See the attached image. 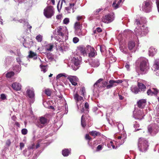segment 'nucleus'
Masks as SVG:
<instances>
[{
  "instance_id": "nucleus-19",
  "label": "nucleus",
  "mask_w": 159,
  "mask_h": 159,
  "mask_svg": "<svg viewBox=\"0 0 159 159\" xmlns=\"http://www.w3.org/2000/svg\"><path fill=\"white\" fill-rule=\"evenodd\" d=\"M139 109H143L146 104V100L144 99L139 100L137 102Z\"/></svg>"
},
{
  "instance_id": "nucleus-35",
  "label": "nucleus",
  "mask_w": 159,
  "mask_h": 159,
  "mask_svg": "<svg viewBox=\"0 0 159 159\" xmlns=\"http://www.w3.org/2000/svg\"><path fill=\"white\" fill-rule=\"evenodd\" d=\"M131 91L133 93L137 94L139 92L140 90L136 86H132L131 88Z\"/></svg>"
},
{
  "instance_id": "nucleus-2",
  "label": "nucleus",
  "mask_w": 159,
  "mask_h": 159,
  "mask_svg": "<svg viewBox=\"0 0 159 159\" xmlns=\"http://www.w3.org/2000/svg\"><path fill=\"white\" fill-rule=\"evenodd\" d=\"M138 145L139 150L141 152H145L148 149V141L143 138L139 139Z\"/></svg>"
},
{
  "instance_id": "nucleus-12",
  "label": "nucleus",
  "mask_w": 159,
  "mask_h": 159,
  "mask_svg": "<svg viewBox=\"0 0 159 159\" xmlns=\"http://www.w3.org/2000/svg\"><path fill=\"white\" fill-rule=\"evenodd\" d=\"M47 119L43 116L39 117L36 123L37 126L40 128H42L46 126L48 123Z\"/></svg>"
},
{
  "instance_id": "nucleus-22",
  "label": "nucleus",
  "mask_w": 159,
  "mask_h": 159,
  "mask_svg": "<svg viewBox=\"0 0 159 159\" xmlns=\"http://www.w3.org/2000/svg\"><path fill=\"white\" fill-rule=\"evenodd\" d=\"M74 5L75 4L74 3H70L69 7L65 8V10L67 11V13H70L71 11L72 12H74L75 10L74 9Z\"/></svg>"
},
{
  "instance_id": "nucleus-9",
  "label": "nucleus",
  "mask_w": 159,
  "mask_h": 159,
  "mask_svg": "<svg viewBox=\"0 0 159 159\" xmlns=\"http://www.w3.org/2000/svg\"><path fill=\"white\" fill-rule=\"evenodd\" d=\"M148 130L151 135H154L158 132L159 127L157 125L154 123L148 125Z\"/></svg>"
},
{
  "instance_id": "nucleus-37",
  "label": "nucleus",
  "mask_w": 159,
  "mask_h": 159,
  "mask_svg": "<svg viewBox=\"0 0 159 159\" xmlns=\"http://www.w3.org/2000/svg\"><path fill=\"white\" fill-rule=\"evenodd\" d=\"M33 41H32L29 42V43L27 42H25L23 44L24 46L26 48H30L31 47L33 44Z\"/></svg>"
},
{
  "instance_id": "nucleus-23",
  "label": "nucleus",
  "mask_w": 159,
  "mask_h": 159,
  "mask_svg": "<svg viewBox=\"0 0 159 159\" xmlns=\"http://www.w3.org/2000/svg\"><path fill=\"white\" fill-rule=\"evenodd\" d=\"M78 50L80 51L81 53L84 56L87 55L86 52L87 50V47L86 48L84 46H80L78 48Z\"/></svg>"
},
{
  "instance_id": "nucleus-15",
  "label": "nucleus",
  "mask_w": 159,
  "mask_h": 159,
  "mask_svg": "<svg viewBox=\"0 0 159 159\" xmlns=\"http://www.w3.org/2000/svg\"><path fill=\"white\" fill-rule=\"evenodd\" d=\"M119 48L121 52L125 54L128 53V50L124 40L119 42Z\"/></svg>"
},
{
  "instance_id": "nucleus-32",
  "label": "nucleus",
  "mask_w": 159,
  "mask_h": 159,
  "mask_svg": "<svg viewBox=\"0 0 159 159\" xmlns=\"http://www.w3.org/2000/svg\"><path fill=\"white\" fill-rule=\"evenodd\" d=\"M129 49L130 50H134L135 47V43L133 41H130L128 43Z\"/></svg>"
},
{
  "instance_id": "nucleus-54",
  "label": "nucleus",
  "mask_w": 159,
  "mask_h": 159,
  "mask_svg": "<svg viewBox=\"0 0 159 159\" xmlns=\"http://www.w3.org/2000/svg\"><path fill=\"white\" fill-rule=\"evenodd\" d=\"M102 10V8H99L98 9H97L96 11H94L93 12V14L94 15H98L99 12L101 11Z\"/></svg>"
},
{
  "instance_id": "nucleus-14",
  "label": "nucleus",
  "mask_w": 159,
  "mask_h": 159,
  "mask_svg": "<svg viewBox=\"0 0 159 159\" xmlns=\"http://www.w3.org/2000/svg\"><path fill=\"white\" fill-rule=\"evenodd\" d=\"M71 61L72 63L71 67L73 70H76L79 67L80 61L78 57H74L72 59Z\"/></svg>"
},
{
  "instance_id": "nucleus-26",
  "label": "nucleus",
  "mask_w": 159,
  "mask_h": 159,
  "mask_svg": "<svg viewBox=\"0 0 159 159\" xmlns=\"http://www.w3.org/2000/svg\"><path fill=\"white\" fill-rule=\"evenodd\" d=\"M126 138L124 136V135H121L119 136L118 137L117 141L118 143H119V144L122 145L125 142V140Z\"/></svg>"
},
{
  "instance_id": "nucleus-44",
  "label": "nucleus",
  "mask_w": 159,
  "mask_h": 159,
  "mask_svg": "<svg viewBox=\"0 0 159 159\" xmlns=\"http://www.w3.org/2000/svg\"><path fill=\"white\" fill-rule=\"evenodd\" d=\"M53 47V45L52 44H49L47 45L46 47V51H51Z\"/></svg>"
},
{
  "instance_id": "nucleus-51",
  "label": "nucleus",
  "mask_w": 159,
  "mask_h": 159,
  "mask_svg": "<svg viewBox=\"0 0 159 159\" xmlns=\"http://www.w3.org/2000/svg\"><path fill=\"white\" fill-rule=\"evenodd\" d=\"M45 93L48 96H50L51 94V91L49 89H46L44 91Z\"/></svg>"
},
{
  "instance_id": "nucleus-3",
  "label": "nucleus",
  "mask_w": 159,
  "mask_h": 159,
  "mask_svg": "<svg viewBox=\"0 0 159 159\" xmlns=\"http://www.w3.org/2000/svg\"><path fill=\"white\" fill-rule=\"evenodd\" d=\"M141 62L140 64V70L143 74L146 73L149 69V64L148 59L145 58H140Z\"/></svg>"
},
{
  "instance_id": "nucleus-31",
  "label": "nucleus",
  "mask_w": 159,
  "mask_h": 159,
  "mask_svg": "<svg viewBox=\"0 0 159 159\" xmlns=\"http://www.w3.org/2000/svg\"><path fill=\"white\" fill-rule=\"evenodd\" d=\"M120 4L119 3L117 0H115L113 1L112 7L114 9H116L120 6Z\"/></svg>"
},
{
  "instance_id": "nucleus-48",
  "label": "nucleus",
  "mask_w": 159,
  "mask_h": 159,
  "mask_svg": "<svg viewBox=\"0 0 159 159\" xmlns=\"http://www.w3.org/2000/svg\"><path fill=\"white\" fill-rule=\"evenodd\" d=\"M116 125L117 126L118 129L119 131L123 130L124 126L121 123H118V124Z\"/></svg>"
},
{
  "instance_id": "nucleus-13",
  "label": "nucleus",
  "mask_w": 159,
  "mask_h": 159,
  "mask_svg": "<svg viewBox=\"0 0 159 159\" xmlns=\"http://www.w3.org/2000/svg\"><path fill=\"white\" fill-rule=\"evenodd\" d=\"M102 80L103 79H100L97 80L94 84V88H96L98 89V88L106 87L107 86V85L108 82L106 81H104L101 83V82L102 81Z\"/></svg>"
},
{
  "instance_id": "nucleus-20",
  "label": "nucleus",
  "mask_w": 159,
  "mask_h": 159,
  "mask_svg": "<svg viewBox=\"0 0 159 159\" xmlns=\"http://www.w3.org/2000/svg\"><path fill=\"white\" fill-rule=\"evenodd\" d=\"M157 89L156 88H154L151 87L150 89H148L147 91V94L149 96L155 95L156 93Z\"/></svg>"
},
{
  "instance_id": "nucleus-58",
  "label": "nucleus",
  "mask_w": 159,
  "mask_h": 159,
  "mask_svg": "<svg viewBox=\"0 0 159 159\" xmlns=\"http://www.w3.org/2000/svg\"><path fill=\"white\" fill-rule=\"evenodd\" d=\"M110 143H109V144H107V146L108 148H110L111 147V146H112V148L113 149H115V145H113V142L112 141H111L110 142Z\"/></svg>"
},
{
  "instance_id": "nucleus-30",
  "label": "nucleus",
  "mask_w": 159,
  "mask_h": 159,
  "mask_svg": "<svg viewBox=\"0 0 159 159\" xmlns=\"http://www.w3.org/2000/svg\"><path fill=\"white\" fill-rule=\"evenodd\" d=\"M157 49L155 48L151 47L149 50V54L150 56H153L157 52Z\"/></svg>"
},
{
  "instance_id": "nucleus-6",
  "label": "nucleus",
  "mask_w": 159,
  "mask_h": 159,
  "mask_svg": "<svg viewBox=\"0 0 159 159\" xmlns=\"http://www.w3.org/2000/svg\"><path fill=\"white\" fill-rule=\"evenodd\" d=\"M73 97L76 103L78 108L79 109H81V107H83L82 103L84 101L83 97L79 95L77 92L74 93Z\"/></svg>"
},
{
  "instance_id": "nucleus-41",
  "label": "nucleus",
  "mask_w": 159,
  "mask_h": 159,
  "mask_svg": "<svg viewBox=\"0 0 159 159\" xmlns=\"http://www.w3.org/2000/svg\"><path fill=\"white\" fill-rule=\"evenodd\" d=\"M90 134L93 136L95 137L96 136L99 135L101 134L99 132L96 131H92L90 132Z\"/></svg>"
},
{
  "instance_id": "nucleus-7",
  "label": "nucleus",
  "mask_w": 159,
  "mask_h": 159,
  "mask_svg": "<svg viewBox=\"0 0 159 159\" xmlns=\"http://www.w3.org/2000/svg\"><path fill=\"white\" fill-rule=\"evenodd\" d=\"M54 10L52 6L47 7L43 10V15L47 18H51L54 15Z\"/></svg>"
},
{
  "instance_id": "nucleus-62",
  "label": "nucleus",
  "mask_w": 159,
  "mask_h": 159,
  "mask_svg": "<svg viewBox=\"0 0 159 159\" xmlns=\"http://www.w3.org/2000/svg\"><path fill=\"white\" fill-rule=\"evenodd\" d=\"M141 22V23H146V19L144 17H142L140 18Z\"/></svg>"
},
{
  "instance_id": "nucleus-33",
  "label": "nucleus",
  "mask_w": 159,
  "mask_h": 159,
  "mask_svg": "<svg viewBox=\"0 0 159 159\" xmlns=\"http://www.w3.org/2000/svg\"><path fill=\"white\" fill-rule=\"evenodd\" d=\"M13 58L11 57H7L5 60V63L6 65H9L13 61Z\"/></svg>"
},
{
  "instance_id": "nucleus-29",
  "label": "nucleus",
  "mask_w": 159,
  "mask_h": 159,
  "mask_svg": "<svg viewBox=\"0 0 159 159\" xmlns=\"http://www.w3.org/2000/svg\"><path fill=\"white\" fill-rule=\"evenodd\" d=\"M138 86L139 89L140 90V91L144 92L145 91L146 87L143 84L140 82H138Z\"/></svg>"
},
{
  "instance_id": "nucleus-21",
  "label": "nucleus",
  "mask_w": 159,
  "mask_h": 159,
  "mask_svg": "<svg viewBox=\"0 0 159 159\" xmlns=\"http://www.w3.org/2000/svg\"><path fill=\"white\" fill-rule=\"evenodd\" d=\"M11 87L13 89L16 91H19L21 89V86L20 83L15 82L12 84Z\"/></svg>"
},
{
  "instance_id": "nucleus-63",
  "label": "nucleus",
  "mask_w": 159,
  "mask_h": 159,
  "mask_svg": "<svg viewBox=\"0 0 159 159\" xmlns=\"http://www.w3.org/2000/svg\"><path fill=\"white\" fill-rule=\"evenodd\" d=\"M69 22V20L68 18H66L63 20L64 23L65 24H67Z\"/></svg>"
},
{
  "instance_id": "nucleus-10",
  "label": "nucleus",
  "mask_w": 159,
  "mask_h": 159,
  "mask_svg": "<svg viewBox=\"0 0 159 159\" xmlns=\"http://www.w3.org/2000/svg\"><path fill=\"white\" fill-rule=\"evenodd\" d=\"M115 15L114 13H110L102 18V21L105 23H108L112 21L114 19Z\"/></svg>"
},
{
  "instance_id": "nucleus-24",
  "label": "nucleus",
  "mask_w": 159,
  "mask_h": 159,
  "mask_svg": "<svg viewBox=\"0 0 159 159\" xmlns=\"http://www.w3.org/2000/svg\"><path fill=\"white\" fill-rule=\"evenodd\" d=\"M112 51H113V49L112 48H110L109 50L106 51L105 53V54L103 55L105 56L107 58H110L111 59V58L113 57V55L112 53Z\"/></svg>"
},
{
  "instance_id": "nucleus-40",
  "label": "nucleus",
  "mask_w": 159,
  "mask_h": 159,
  "mask_svg": "<svg viewBox=\"0 0 159 159\" xmlns=\"http://www.w3.org/2000/svg\"><path fill=\"white\" fill-rule=\"evenodd\" d=\"M21 67L20 65H16L13 67V70L16 72H19L20 71Z\"/></svg>"
},
{
  "instance_id": "nucleus-53",
  "label": "nucleus",
  "mask_w": 159,
  "mask_h": 159,
  "mask_svg": "<svg viewBox=\"0 0 159 159\" xmlns=\"http://www.w3.org/2000/svg\"><path fill=\"white\" fill-rule=\"evenodd\" d=\"M37 54L35 53L34 52L31 51L30 52V53L29 55V56L30 58H32L34 56H35Z\"/></svg>"
},
{
  "instance_id": "nucleus-16",
  "label": "nucleus",
  "mask_w": 159,
  "mask_h": 159,
  "mask_svg": "<svg viewBox=\"0 0 159 159\" xmlns=\"http://www.w3.org/2000/svg\"><path fill=\"white\" fill-rule=\"evenodd\" d=\"M87 48L88 52L89 57H94L97 55V53L94 48L91 46L88 45L87 46Z\"/></svg>"
},
{
  "instance_id": "nucleus-45",
  "label": "nucleus",
  "mask_w": 159,
  "mask_h": 159,
  "mask_svg": "<svg viewBox=\"0 0 159 159\" xmlns=\"http://www.w3.org/2000/svg\"><path fill=\"white\" fill-rule=\"evenodd\" d=\"M84 107L85 109V111L84 108H83L81 110V111L82 112H84V111L88 112V110L89 108V104L87 102H86L84 104Z\"/></svg>"
},
{
  "instance_id": "nucleus-49",
  "label": "nucleus",
  "mask_w": 159,
  "mask_h": 159,
  "mask_svg": "<svg viewBox=\"0 0 159 159\" xmlns=\"http://www.w3.org/2000/svg\"><path fill=\"white\" fill-rule=\"evenodd\" d=\"M80 94L83 96H85V93H86L85 92V89L84 87H82L81 88V89L80 90Z\"/></svg>"
},
{
  "instance_id": "nucleus-52",
  "label": "nucleus",
  "mask_w": 159,
  "mask_h": 159,
  "mask_svg": "<svg viewBox=\"0 0 159 159\" xmlns=\"http://www.w3.org/2000/svg\"><path fill=\"white\" fill-rule=\"evenodd\" d=\"M85 138L86 140H89L88 143V144L89 146H91V145L90 144L89 141L92 139V138L88 134H86V135Z\"/></svg>"
},
{
  "instance_id": "nucleus-42",
  "label": "nucleus",
  "mask_w": 159,
  "mask_h": 159,
  "mask_svg": "<svg viewBox=\"0 0 159 159\" xmlns=\"http://www.w3.org/2000/svg\"><path fill=\"white\" fill-rule=\"evenodd\" d=\"M62 152L63 156H67L70 153V150L67 149H65L63 150Z\"/></svg>"
},
{
  "instance_id": "nucleus-8",
  "label": "nucleus",
  "mask_w": 159,
  "mask_h": 159,
  "mask_svg": "<svg viewBox=\"0 0 159 159\" xmlns=\"http://www.w3.org/2000/svg\"><path fill=\"white\" fill-rule=\"evenodd\" d=\"M143 109H135L133 111V117L136 119L141 120L143 118L145 114L143 112Z\"/></svg>"
},
{
  "instance_id": "nucleus-59",
  "label": "nucleus",
  "mask_w": 159,
  "mask_h": 159,
  "mask_svg": "<svg viewBox=\"0 0 159 159\" xmlns=\"http://www.w3.org/2000/svg\"><path fill=\"white\" fill-rule=\"evenodd\" d=\"M63 2H64L65 3L66 2V0H61V4L60 5V9L59 8V7H58V5H59V3H58V4L57 5V8L59 12L60 11V10L61 8V7H62V3Z\"/></svg>"
},
{
  "instance_id": "nucleus-47",
  "label": "nucleus",
  "mask_w": 159,
  "mask_h": 159,
  "mask_svg": "<svg viewBox=\"0 0 159 159\" xmlns=\"http://www.w3.org/2000/svg\"><path fill=\"white\" fill-rule=\"evenodd\" d=\"M14 73L12 71H10L6 74V76L7 78H10L14 75Z\"/></svg>"
},
{
  "instance_id": "nucleus-64",
  "label": "nucleus",
  "mask_w": 159,
  "mask_h": 159,
  "mask_svg": "<svg viewBox=\"0 0 159 159\" xmlns=\"http://www.w3.org/2000/svg\"><path fill=\"white\" fill-rule=\"evenodd\" d=\"M132 32V31L131 30H125L124 31V34H130V33H131Z\"/></svg>"
},
{
  "instance_id": "nucleus-34",
  "label": "nucleus",
  "mask_w": 159,
  "mask_h": 159,
  "mask_svg": "<svg viewBox=\"0 0 159 159\" xmlns=\"http://www.w3.org/2000/svg\"><path fill=\"white\" fill-rule=\"evenodd\" d=\"M23 57V56L22 55L19 54L18 55L17 57L16 58V61L20 65L21 64H23L22 60Z\"/></svg>"
},
{
  "instance_id": "nucleus-18",
  "label": "nucleus",
  "mask_w": 159,
  "mask_h": 159,
  "mask_svg": "<svg viewBox=\"0 0 159 159\" xmlns=\"http://www.w3.org/2000/svg\"><path fill=\"white\" fill-rule=\"evenodd\" d=\"M67 78L73 85L75 86L77 84L78 79L76 76L68 75Z\"/></svg>"
},
{
  "instance_id": "nucleus-46",
  "label": "nucleus",
  "mask_w": 159,
  "mask_h": 159,
  "mask_svg": "<svg viewBox=\"0 0 159 159\" xmlns=\"http://www.w3.org/2000/svg\"><path fill=\"white\" fill-rule=\"evenodd\" d=\"M62 76H64L66 78L68 77V75L65 73H61L58 75L56 77V79L57 80L59 79Z\"/></svg>"
},
{
  "instance_id": "nucleus-55",
  "label": "nucleus",
  "mask_w": 159,
  "mask_h": 159,
  "mask_svg": "<svg viewBox=\"0 0 159 159\" xmlns=\"http://www.w3.org/2000/svg\"><path fill=\"white\" fill-rule=\"evenodd\" d=\"M40 66L41 67V71H43V73H45L47 71V69L46 68V66H42L40 65Z\"/></svg>"
},
{
  "instance_id": "nucleus-56",
  "label": "nucleus",
  "mask_w": 159,
  "mask_h": 159,
  "mask_svg": "<svg viewBox=\"0 0 159 159\" xmlns=\"http://www.w3.org/2000/svg\"><path fill=\"white\" fill-rule=\"evenodd\" d=\"M22 134L23 135H25L27 133L28 130L27 129L24 128L21 130Z\"/></svg>"
},
{
  "instance_id": "nucleus-61",
  "label": "nucleus",
  "mask_w": 159,
  "mask_h": 159,
  "mask_svg": "<svg viewBox=\"0 0 159 159\" xmlns=\"http://www.w3.org/2000/svg\"><path fill=\"white\" fill-rule=\"evenodd\" d=\"M73 41L74 43H77L79 41V39L76 37H74L73 38Z\"/></svg>"
},
{
  "instance_id": "nucleus-11",
  "label": "nucleus",
  "mask_w": 159,
  "mask_h": 159,
  "mask_svg": "<svg viewBox=\"0 0 159 159\" xmlns=\"http://www.w3.org/2000/svg\"><path fill=\"white\" fill-rule=\"evenodd\" d=\"M142 10L146 12H149L152 10V2L147 0L143 2L142 7Z\"/></svg>"
},
{
  "instance_id": "nucleus-36",
  "label": "nucleus",
  "mask_w": 159,
  "mask_h": 159,
  "mask_svg": "<svg viewBox=\"0 0 159 159\" xmlns=\"http://www.w3.org/2000/svg\"><path fill=\"white\" fill-rule=\"evenodd\" d=\"M75 31H77L79 29H81L82 26L80 22H77L75 24Z\"/></svg>"
},
{
  "instance_id": "nucleus-25",
  "label": "nucleus",
  "mask_w": 159,
  "mask_h": 159,
  "mask_svg": "<svg viewBox=\"0 0 159 159\" xmlns=\"http://www.w3.org/2000/svg\"><path fill=\"white\" fill-rule=\"evenodd\" d=\"M90 65L94 67H97L98 66L100 65L99 60L98 59H95L90 63Z\"/></svg>"
},
{
  "instance_id": "nucleus-50",
  "label": "nucleus",
  "mask_w": 159,
  "mask_h": 159,
  "mask_svg": "<svg viewBox=\"0 0 159 159\" xmlns=\"http://www.w3.org/2000/svg\"><path fill=\"white\" fill-rule=\"evenodd\" d=\"M36 39L38 42H41L42 40L43 36L39 34L36 37Z\"/></svg>"
},
{
  "instance_id": "nucleus-4",
  "label": "nucleus",
  "mask_w": 159,
  "mask_h": 159,
  "mask_svg": "<svg viewBox=\"0 0 159 159\" xmlns=\"http://www.w3.org/2000/svg\"><path fill=\"white\" fill-rule=\"evenodd\" d=\"M26 95L29 97V101L30 104L34 103L35 101V94L33 88L30 86H27L26 88Z\"/></svg>"
},
{
  "instance_id": "nucleus-5",
  "label": "nucleus",
  "mask_w": 159,
  "mask_h": 159,
  "mask_svg": "<svg viewBox=\"0 0 159 159\" xmlns=\"http://www.w3.org/2000/svg\"><path fill=\"white\" fill-rule=\"evenodd\" d=\"M148 28L145 26H143L142 27H138L136 28L134 30V32L137 36H143L145 35L149 32Z\"/></svg>"
},
{
  "instance_id": "nucleus-27",
  "label": "nucleus",
  "mask_w": 159,
  "mask_h": 159,
  "mask_svg": "<svg viewBox=\"0 0 159 159\" xmlns=\"http://www.w3.org/2000/svg\"><path fill=\"white\" fill-rule=\"evenodd\" d=\"M81 29H79L77 31H75V34L80 37L85 35L86 34L85 31H84V30H82ZM84 31H85V30Z\"/></svg>"
},
{
  "instance_id": "nucleus-28",
  "label": "nucleus",
  "mask_w": 159,
  "mask_h": 159,
  "mask_svg": "<svg viewBox=\"0 0 159 159\" xmlns=\"http://www.w3.org/2000/svg\"><path fill=\"white\" fill-rule=\"evenodd\" d=\"M109 84H108L106 86L107 89H110L114 86H116L115 80H110L109 82Z\"/></svg>"
},
{
  "instance_id": "nucleus-17",
  "label": "nucleus",
  "mask_w": 159,
  "mask_h": 159,
  "mask_svg": "<svg viewBox=\"0 0 159 159\" xmlns=\"http://www.w3.org/2000/svg\"><path fill=\"white\" fill-rule=\"evenodd\" d=\"M34 144H33L29 146L27 149L24 150L23 151V154L25 156H29L33 152Z\"/></svg>"
},
{
  "instance_id": "nucleus-43",
  "label": "nucleus",
  "mask_w": 159,
  "mask_h": 159,
  "mask_svg": "<svg viewBox=\"0 0 159 159\" xmlns=\"http://www.w3.org/2000/svg\"><path fill=\"white\" fill-rule=\"evenodd\" d=\"M81 125L82 127H84L86 125L85 123V119L84 115H82L81 118Z\"/></svg>"
},
{
  "instance_id": "nucleus-38",
  "label": "nucleus",
  "mask_w": 159,
  "mask_h": 159,
  "mask_svg": "<svg viewBox=\"0 0 159 159\" xmlns=\"http://www.w3.org/2000/svg\"><path fill=\"white\" fill-rule=\"evenodd\" d=\"M100 50L102 54L103 55L105 54V53L106 51H107L106 49V48L104 45H102L100 46Z\"/></svg>"
},
{
  "instance_id": "nucleus-57",
  "label": "nucleus",
  "mask_w": 159,
  "mask_h": 159,
  "mask_svg": "<svg viewBox=\"0 0 159 159\" xmlns=\"http://www.w3.org/2000/svg\"><path fill=\"white\" fill-rule=\"evenodd\" d=\"M0 98L2 100H5L7 99V96L4 94H2L0 95Z\"/></svg>"
},
{
  "instance_id": "nucleus-1",
  "label": "nucleus",
  "mask_w": 159,
  "mask_h": 159,
  "mask_svg": "<svg viewBox=\"0 0 159 159\" xmlns=\"http://www.w3.org/2000/svg\"><path fill=\"white\" fill-rule=\"evenodd\" d=\"M66 31V27L60 26L58 27L55 31V34L58 35L54 37L55 39L59 42H63L68 39V37L64 34V32Z\"/></svg>"
},
{
  "instance_id": "nucleus-39",
  "label": "nucleus",
  "mask_w": 159,
  "mask_h": 159,
  "mask_svg": "<svg viewBox=\"0 0 159 159\" xmlns=\"http://www.w3.org/2000/svg\"><path fill=\"white\" fill-rule=\"evenodd\" d=\"M154 70L159 69V60H156L153 66Z\"/></svg>"
},
{
  "instance_id": "nucleus-60",
  "label": "nucleus",
  "mask_w": 159,
  "mask_h": 159,
  "mask_svg": "<svg viewBox=\"0 0 159 159\" xmlns=\"http://www.w3.org/2000/svg\"><path fill=\"white\" fill-rule=\"evenodd\" d=\"M18 21L20 23H23L25 24H26V22H27V20H25V19H20L19 20H18Z\"/></svg>"
}]
</instances>
